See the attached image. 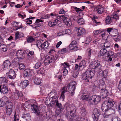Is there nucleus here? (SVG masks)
<instances>
[{
	"label": "nucleus",
	"instance_id": "7c9ffc66",
	"mask_svg": "<svg viewBox=\"0 0 121 121\" xmlns=\"http://www.w3.org/2000/svg\"><path fill=\"white\" fill-rule=\"evenodd\" d=\"M15 39L16 40L18 38L23 37L24 35L21 32H18L17 31L15 33Z\"/></svg>",
	"mask_w": 121,
	"mask_h": 121
},
{
	"label": "nucleus",
	"instance_id": "3c124183",
	"mask_svg": "<svg viewBox=\"0 0 121 121\" xmlns=\"http://www.w3.org/2000/svg\"><path fill=\"white\" fill-rule=\"evenodd\" d=\"M6 112L8 115H10L11 114L12 112V109L6 108Z\"/></svg>",
	"mask_w": 121,
	"mask_h": 121
},
{
	"label": "nucleus",
	"instance_id": "2f4dec72",
	"mask_svg": "<svg viewBox=\"0 0 121 121\" xmlns=\"http://www.w3.org/2000/svg\"><path fill=\"white\" fill-rule=\"evenodd\" d=\"M63 22L66 25L68 26H70L72 25L71 22L69 19H65L63 20Z\"/></svg>",
	"mask_w": 121,
	"mask_h": 121
},
{
	"label": "nucleus",
	"instance_id": "de8ad7c7",
	"mask_svg": "<svg viewBox=\"0 0 121 121\" xmlns=\"http://www.w3.org/2000/svg\"><path fill=\"white\" fill-rule=\"evenodd\" d=\"M78 22L79 24L82 25L84 24L85 21L83 18H81L78 20Z\"/></svg>",
	"mask_w": 121,
	"mask_h": 121
},
{
	"label": "nucleus",
	"instance_id": "69168bd1",
	"mask_svg": "<svg viewBox=\"0 0 121 121\" xmlns=\"http://www.w3.org/2000/svg\"><path fill=\"white\" fill-rule=\"evenodd\" d=\"M34 24H35L34 25H31L30 26H31L33 28H34L35 29H36L37 27H39L41 26V25L40 24H39L36 23H35Z\"/></svg>",
	"mask_w": 121,
	"mask_h": 121
},
{
	"label": "nucleus",
	"instance_id": "49530a36",
	"mask_svg": "<svg viewBox=\"0 0 121 121\" xmlns=\"http://www.w3.org/2000/svg\"><path fill=\"white\" fill-rule=\"evenodd\" d=\"M73 7V8L75 10V11L76 12H80L79 13H81L83 15V14L82 13V11L83 10L79 8H78L75 7Z\"/></svg>",
	"mask_w": 121,
	"mask_h": 121
},
{
	"label": "nucleus",
	"instance_id": "39448f33",
	"mask_svg": "<svg viewBox=\"0 0 121 121\" xmlns=\"http://www.w3.org/2000/svg\"><path fill=\"white\" fill-rule=\"evenodd\" d=\"M77 85V83L74 81L72 82L67 85V88H68L69 92L72 96L74 95V91L75 90Z\"/></svg>",
	"mask_w": 121,
	"mask_h": 121
},
{
	"label": "nucleus",
	"instance_id": "f8f14e48",
	"mask_svg": "<svg viewBox=\"0 0 121 121\" xmlns=\"http://www.w3.org/2000/svg\"><path fill=\"white\" fill-rule=\"evenodd\" d=\"M33 73V71L31 69H27L23 71V76L25 77H30L32 76Z\"/></svg>",
	"mask_w": 121,
	"mask_h": 121
},
{
	"label": "nucleus",
	"instance_id": "a19ab883",
	"mask_svg": "<svg viewBox=\"0 0 121 121\" xmlns=\"http://www.w3.org/2000/svg\"><path fill=\"white\" fill-rule=\"evenodd\" d=\"M8 81L7 79L4 77H1L0 78V83H7Z\"/></svg>",
	"mask_w": 121,
	"mask_h": 121
},
{
	"label": "nucleus",
	"instance_id": "c85d7f7f",
	"mask_svg": "<svg viewBox=\"0 0 121 121\" xmlns=\"http://www.w3.org/2000/svg\"><path fill=\"white\" fill-rule=\"evenodd\" d=\"M110 46V43L107 39L105 40V42L101 44V46L103 48H106L109 47Z\"/></svg>",
	"mask_w": 121,
	"mask_h": 121
},
{
	"label": "nucleus",
	"instance_id": "c9c22d12",
	"mask_svg": "<svg viewBox=\"0 0 121 121\" xmlns=\"http://www.w3.org/2000/svg\"><path fill=\"white\" fill-rule=\"evenodd\" d=\"M52 111H47L46 114V118L47 119H49L52 117Z\"/></svg>",
	"mask_w": 121,
	"mask_h": 121
},
{
	"label": "nucleus",
	"instance_id": "13d9d810",
	"mask_svg": "<svg viewBox=\"0 0 121 121\" xmlns=\"http://www.w3.org/2000/svg\"><path fill=\"white\" fill-rule=\"evenodd\" d=\"M111 17L113 18V20L114 19H118L119 16L117 14H113L111 16Z\"/></svg>",
	"mask_w": 121,
	"mask_h": 121
},
{
	"label": "nucleus",
	"instance_id": "f3484780",
	"mask_svg": "<svg viewBox=\"0 0 121 121\" xmlns=\"http://www.w3.org/2000/svg\"><path fill=\"white\" fill-rule=\"evenodd\" d=\"M22 120L24 121L25 120L27 121H29L31 119L29 113H24L22 115Z\"/></svg>",
	"mask_w": 121,
	"mask_h": 121
},
{
	"label": "nucleus",
	"instance_id": "f03ea898",
	"mask_svg": "<svg viewBox=\"0 0 121 121\" xmlns=\"http://www.w3.org/2000/svg\"><path fill=\"white\" fill-rule=\"evenodd\" d=\"M115 102L111 99L104 101L102 104V110L104 111L106 110L112 109L111 108L113 106Z\"/></svg>",
	"mask_w": 121,
	"mask_h": 121
},
{
	"label": "nucleus",
	"instance_id": "9b49d317",
	"mask_svg": "<svg viewBox=\"0 0 121 121\" xmlns=\"http://www.w3.org/2000/svg\"><path fill=\"white\" fill-rule=\"evenodd\" d=\"M13 96L15 99L17 100L19 98L21 100H22L24 96L22 93L17 90H16L14 93Z\"/></svg>",
	"mask_w": 121,
	"mask_h": 121
},
{
	"label": "nucleus",
	"instance_id": "09e8293b",
	"mask_svg": "<svg viewBox=\"0 0 121 121\" xmlns=\"http://www.w3.org/2000/svg\"><path fill=\"white\" fill-rule=\"evenodd\" d=\"M19 115L18 114H16L15 113L14 116V119L13 121H18L19 119Z\"/></svg>",
	"mask_w": 121,
	"mask_h": 121
},
{
	"label": "nucleus",
	"instance_id": "37998d69",
	"mask_svg": "<svg viewBox=\"0 0 121 121\" xmlns=\"http://www.w3.org/2000/svg\"><path fill=\"white\" fill-rule=\"evenodd\" d=\"M35 39L31 36L28 37L27 38V42L28 43H31L35 41Z\"/></svg>",
	"mask_w": 121,
	"mask_h": 121
},
{
	"label": "nucleus",
	"instance_id": "2eb2a0df",
	"mask_svg": "<svg viewBox=\"0 0 121 121\" xmlns=\"http://www.w3.org/2000/svg\"><path fill=\"white\" fill-rule=\"evenodd\" d=\"M113 111L112 109H108L105 110V112L103 115L104 118H108L110 117L112 114L113 113L112 111Z\"/></svg>",
	"mask_w": 121,
	"mask_h": 121
},
{
	"label": "nucleus",
	"instance_id": "c756f323",
	"mask_svg": "<svg viewBox=\"0 0 121 121\" xmlns=\"http://www.w3.org/2000/svg\"><path fill=\"white\" fill-rule=\"evenodd\" d=\"M86 62L84 60H82L79 63V65L80 68V69H83V68H86Z\"/></svg>",
	"mask_w": 121,
	"mask_h": 121
},
{
	"label": "nucleus",
	"instance_id": "20e7f679",
	"mask_svg": "<svg viewBox=\"0 0 121 121\" xmlns=\"http://www.w3.org/2000/svg\"><path fill=\"white\" fill-rule=\"evenodd\" d=\"M100 96L97 95H93L90 97L89 103L90 104H96L99 103L101 100Z\"/></svg>",
	"mask_w": 121,
	"mask_h": 121
},
{
	"label": "nucleus",
	"instance_id": "bf43d9fd",
	"mask_svg": "<svg viewBox=\"0 0 121 121\" xmlns=\"http://www.w3.org/2000/svg\"><path fill=\"white\" fill-rule=\"evenodd\" d=\"M27 54L29 56H30L33 55L34 54V52L33 51H29L27 52Z\"/></svg>",
	"mask_w": 121,
	"mask_h": 121
},
{
	"label": "nucleus",
	"instance_id": "cd10ccee",
	"mask_svg": "<svg viewBox=\"0 0 121 121\" xmlns=\"http://www.w3.org/2000/svg\"><path fill=\"white\" fill-rule=\"evenodd\" d=\"M67 86H65L61 90V93L60 97L62 98L63 99H64L65 98V93L67 92Z\"/></svg>",
	"mask_w": 121,
	"mask_h": 121
},
{
	"label": "nucleus",
	"instance_id": "052dcab7",
	"mask_svg": "<svg viewBox=\"0 0 121 121\" xmlns=\"http://www.w3.org/2000/svg\"><path fill=\"white\" fill-rule=\"evenodd\" d=\"M63 110H61V109H56L55 113L56 116L58 115Z\"/></svg>",
	"mask_w": 121,
	"mask_h": 121
},
{
	"label": "nucleus",
	"instance_id": "393cba45",
	"mask_svg": "<svg viewBox=\"0 0 121 121\" xmlns=\"http://www.w3.org/2000/svg\"><path fill=\"white\" fill-rule=\"evenodd\" d=\"M54 56L53 55H51L48 56L46 58V61L47 63H50L54 61Z\"/></svg>",
	"mask_w": 121,
	"mask_h": 121
},
{
	"label": "nucleus",
	"instance_id": "4c0bfd02",
	"mask_svg": "<svg viewBox=\"0 0 121 121\" xmlns=\"http://www.w3.org/2000/svg\"><path fill=\"white\" fill-rule=\"evenodd\" d=\"M72 76L75 78L78 77L79 74V72L78 71H77L76 70H74L73 72Z\"/></svg>",
	"mask_w": 121,
	"mask_h": 121
},
{
	"label": "nucleus",
	"instance_id": "b1692460",
	"mask_svg": "<svg viewBox=\"0 0 121 121\" xmlns=\"http://www.w3.org/2000/svg\"><path fill=\"white\" fill-rule=\"evenodd\" d=\"M89 96L86 91L83 92L81 96V99L83 100H87L88 99Z\"/></svg>",
	"mask_w": 121,
	"mask_h": 121
},
{
	"label": "nucleus",
	"instance_id": "a878e982",
	"mask_svg": "<svg viewBox=\"0 0 121 121\" xmlns=\"http://www.w3.org/2000/svg\"><path fill=\"white\" fill-rule=\"evenodd\" d=\"M42 80L40 78L35 77L34 79V83L37 85H40L42 83Z\"/></svg>",
	"mask_w": 121,
	"mask_h": 121
},
{
	"label": "nucleus",
	"instance_id": "338daca9",
	"mask_svg": "<svg viewBox=\"0 0 121 121\" xmlns=\"http://www.w3.org/2000/svg\"><path fill=\"white\" fill-rule=\"evenodd\" d=\"M64 68V69H62V70H63V75L64 76H65L67 74L68 71L67 69H65V68Z\"/></svg>",
	"mask_w": 121,
	"mask_h": 121
},
{
	"label": "nucleus",
	"instance_id": "864d4df0",
	"mask_svg": "<svg viewBox=\"0 0 121 121\" xmlns=\"http://www.w3.org/2000/svg\"><path fill=\"white\" fill-rule=\"evenodd\" d=\"M41 65V63L40 62L37 63L34 66L35 68L36 69H38L39 68Z\"/></svg>",
	"mask_w": 121,
	"mask_h": 121
},
{
	"label": "nucleus",
	"instance_id": "8fccbe9b",
	"mask_svg": "<svg viewBox=\"0 0 121 121\" xmlns=\"http://www.w3.org/2000/svg\"><path fill=\"white\" fill-rule=\"evenodd\" d=\"M108 70L106 69L103 71H102V75L105 78L107 75L108 73Z\"/></svg>",
	"mask_w": 121,
	"mask_h": 121
},
{
	"label": "nucleus",
	"instance_id": "6e6d98bb",
	"mask_svg": "<svg viewBox=\"0 0 121 121\" xmlns=\"http://www.w3.org/2000/svg\"><path fill=\"white\" fill-rule=\"evenodd\" d=\"M81 112V114H83L84 115H86V110L85 108H82L80 109Z\"/></svg>",
	"mask_w": 121,
	"mask_h": 121
},
{
	"label": "nucleus",
	"instance_id": "72a5a7b5",
	"mask_svg": "<svg viewBox=\"0 0 121 121\" xmlns=\"http://www.w3.org/2000/svg\"><path fill=\"white\" fill-rule=\"evenodd\" d=\"M69 49L70 50H72V51H75L78 50V47L76 46H72L71 45H70L69 46Z\"/></svg>",
	"mask_w": 121,
	"mask_h": 121
},
{
	"label": "nucleus",
	"instance_id": "5701e85b",
	"mask_svg": "<svg viewBox=\"0 0 121 121\" xmlns=\"http://www.w3.org/2000/svg\"><path fill=\"white\" fill-rule=\"evenodd\" d=\"M109 52L108 51L106 50L105 48L102 49L100 51L99 55L102 57L104 56H106Z\"/></svg>",
	"mask_w": 121,
	"mask_h": 121
},
{
	"label": "nucleus",
	"instance_id": "5fc2aeb1",
	"mask_svg": "<svg viewBox=\"0 0 121 121\" xmlns=\"http://www.w3.org/2000/svg\"><path fill=\"white\" fill-rule=\"evenodd\" d=\"M112 121H121L120 119L117 117H113L112 119Z\"/></svg>",
	"mask_w": 121,
	"mask_h": 121
},
{
	"label": "nucleus",
	"instance_id": "e2e57ef3",
	"mask_svg": "<svg viewBox=\"0 0 121 121\" xmlns=\"http://www.w3.org/2000/svg\"><path fill=\"white\" fill-rule=\"evenodd\" d=\"M79 66V65H78L77 64H76L75 65V69L77 71H81L82 70V69H80L81 68Z\"/></svg>",
	"mask_w": 121,
	"mask_h": 121
},
{
	"label": "nucleus",
	"instance_id": "f257e3e1",
	"mask_svg": "<svg viewBox=\"0 0 121 121\" xmlns=\"http://www.w3.org/2000/svg\"><path fill=\"white\" fill-rule=\"evenodd\" d=\"M95 75V71L91 69H88L85 72L83 73L81 76L82 79L86 82H89L90 79H91Z\"/></svg>",
	"mask_w": 121,
	"mask_h": 121
},
{
	"label": "nucleus",
	"instance_id": "774afa93",
	"mask_svg": "<svg viewBox=\"0 0 121 121\" xmlns=\"http://www.w3.org/2000/svg\"><path fill=\"white\" fill-rule=\"evenodd\" d=\"M101 31L99 30H97L94 31L93 33L94 35H97L101 33Z\"/></svg>",
	"mask_w": 121,
	"mask_h": 121
},
{
	"label": "nucleus",
	"instance_id": "0eeeda50",
	"mask_svg": "<svg viewBox=\"0 0 121 121\" xmlns=\"http://www.w3.org/2000/svg\"><path fill=\"white\" fill-rule=\"evenodd\" d=\"M101 111L97 108L94 109L93 111L92 117L94 121H98L101 115Z\"/></svg>",
	"mask_w": 121,
	"mask_h": 121
},
{
	"label": "nucleus",
	"instance_id": "c03bdc74",
	"mask_svg": "<svg viewBox=\"0 0 121 121\" xmlns=\"http://www.w3.org/2000/svg\"><path fill=\"white\" fill-rule=\"evenodd\" d=\"M4 99H7V98L6 97H4L2 98V99H0V107H2L3 106L4 101Z\"/></svg>",
	"mask_w": 121,
	"mask_h": 121
},
{
	"label": "nucleus",
	"instance_id": "ea45409f",
	"mask_svg": "<svg viewBox=\"0 0 121 121\" xmlns=\"http://www.w3.org/2000/svg\"><path fill=\"white\" fill-rule=\"evenodd\" d=\"M61 65L62 66H63L62 69H66L67 68H69L70 65L69 64L66 62H65L64 63H61Z\"/></svg>",
	"mask_w": 121,
	"mask_h": 121
},
{
	"label": "nucleus",
	"instance_id": "473e14b6",
	"mask_svg": "<svg viewBox=\"0 0 121 121\" xmlns=\"http://www.w3.org/2000/svg\"><path fill=\"white\" fill-rule=\"evenodd\" d=\"M6 108L12 109L13 108V104L10 101H6L5 103Z\"/></svg>",
	"mask_w": 121,
	"mask_h": 121
},
{
	"label": "nucleus",
	"instance_id": "603ef678",
	"mask_svg": "<svg viewBox=\"0 0 121 121\" xmlns=\"http://www.w3.org/2000/svg\"><path fill=\"white\" fill-rule=\"evenodd\" d=\"M25 68V66L23 64L21 63L19 65V69H20L24 70Z\"/></svg>",
	"mask_w": 121,
	"mask_h": 121
},
{
	"label": "nucleus",
	"instance_id": "f704fd0d",
	"mask_svg": "<svg viewBox=\"0 0 121 121\" xmlns=\"http://www.w3.org/2000/svg\"><path fill=\"white\" fill-rule=\"evenodd\" d=\"M57 92L55 90H52L48 94L50 97L54 96H57Z\"/></svg>",
	"mask_w": 121,
	"mask_h": 121
},
{
	"label": "nucleus",
	"instance_id": "9d476101",
	"mask_svg": "<svg viewBox=\"0 0 121 121\" xmlns=\"http://www.w3.org/2000/svg\"><path fill=\"white\" fill-rule=\"evenodd\" d=\"M11 63L8 60H7L4 61L0 67L2 70L8 69L10 66Z\"/></svg>",
	"mask_w": 121,
	"mask_h": 121
},
{
	"label": "nucleus",
	"instance_id": "4468645a",
	"mask_svg": "<svg viewBox=\"0 0 121 121\" xmlns=\"http://www.w3.org/2000/svg\"><path fill=\"white\" fill-rule=\"evenodd\" d=\"M111 52H109L108 53V54H107V55L106 56H103L102 57L103 60L107 61H111L112 60V57L113 56V54Z\"/></svg>",
	"mask_w": 121,
	"mask_h": 121
},
{
	"label": "nucleus",
	"instance_id": "680f3d73",
	"mask_svg": "<svg viewBox=\"0 0 121 121\" xmlns=\"http://www.w3.org/2000/svg\"><path fill=\"white\" fill-rule=\"evenodd\" d=\"M69 16L67 14H65L64 15H61L60 16V18H63V20L65 19H68V18H67Z\"/></svg>",
	"mask_w": 121,
	"mask_h": 121
},
{
	"label": "nucleus",
	"instance_id": "ddd939ff",
	"mask_svg": "<svg viewBox=\"0 0 121 121\" xmlns=\"http://www.w3.org/2000/svg\"><path fill=\"white\" fill-rule=\"evenodd\" d=\"M9 90L8 86L5 84L0 85V92L3 94H6L8 92Z\"/></svg>",
	"mask_w": 121,
	"mask_h": 121
},
{
	"label": "nucleus",
	"instance_id": "dca6fc26",
	"mask_svg": "<svg viewBox=\"0 0 121 121\" xmlns=\"http://www.w3.org/2000/svg\"><path fill=\"white\" fill-rule=\"evenodd\" d=\"M8 76L9 78L11 79L15 78L16 76V73L14 70L10 69L8 72Z\"/></svg>",
	"mask_w": 121,
	"mask_h": 121
},
{
	"label": "nucleus",
	"instance_id": "4be33fe9",
	"mask_svg": "<svg viewBox=\"0 0 121 121\" xmlns=\"http://www.w3.org/2000/svg\"><path fill=\"white\" fill-rule=\"evenodd\" d=\"M29 84V81L28 80H25L22 82L20 85V86L22 89H24Z\"/></svg>",
	"mask_w": 121,
	"mask_h": 121
},
{
	"label": "nucleus",
	"instance_id": "6ab92c4d",
	"mask_svg": "<svg viewBox=\"0 0 121 121\" xmlns=\"http://www.w3.org/2000/svg\"><path fill=\"white\" fill-rule=\"evenodd\" d=\"M77 35L78 36H82L84 35L86 32L85 29L82 28H78L77 29Z\"/></svg>",
	"mask_w": 121,
	"mask_h": 121
},
{
	"label": "nucleus",
	"instance_id": "79ce46f5",
	"mask_svg": "<svg viewBox=\"0 0 121 121\" xmlns=\"http://www.w3.org/2000/svg\"><path fill=\"white\" fill-rule=\"evenodd\" d=\"M56 106L58 107V109H61V110H63L64 109V107L61 103H60L58 102V101L56 102Z\"/></svg>",
	"mask_w": 121,
	"mask_h": 121
},
{
	"label": "nucleus",
	"instance_id": "423d86ee",
	"mask_svg": "<svg viewBox=\"0 0 121 121\" xmlns=\"http://www.w3.org/2000/svg\"><path fill=\"white\" fill-rule=\"evenodd\" d=\"M105 88L106 87V85L105 84L104 81L102 80L99 81V83H98L97 81H95L94 85L93 86V91L98 88V87L100 89H102V87Z\"/></svg>",
	"mask_w": 121,
	"mask_h": 121
},
{
	"label": "nucleus",
	"instance_id": "a18cd8bd",
	"mask_svg": "<svg viewBox=\"0 0 121 121\" xmlns=\"http://www.w3.org/2000/svg\"><path fill=\"white\" fill-rule=\"evenodd\" d=\"M57 22H50L48 23V25L50 27H53L55 26L58 25Z\"/></svg>",
	"mask_w": 121,
	"mask_h": 121
},
{
	"label": "nucleus",
	"instance_id": "58836bf2",
	"mask_svg": "<svg viewBox=\"0 0 121 121\" xmlns=\"http://www.w3.org/2000/svg\"><path fill=\"white\" fill-rule=\"evenodd\" d=\"M50 99L52 102H54L55 103L58 101L57 96L50 97Z\"/></svg>",
	"mask_w": 121,
	"mask_h": 121
},
{
	"label": "nucleus",
	"instance_id": "1a4fd4ad",
	"mask_svg": "<svg viewBox=\"0 0 121 121\" xmlns=\"http://www.w3.org/2000/svg\"><path fill=\"white\" fill-rule=\"evenodd\" d=\"M31 108L33 112L37 116H43V114L40 110L38 109L37 106L33 104L31 106Z\"/></svg>",
	"mask_w": 121,
	"mask_h": 121
},
{
	"label": "nucleus",
	"instance_id": "aec40b11",
	"mask_svg": "<svg viewBox=\"0 0 121 121\" xmlns=\"http://www.w3.org/2000/svg\"><path fill=\"white\" fill-rule=\"evenodd\" d=\"M16 55L18 59H22L25 57V54L23 50H18L16 53Z\"/></svg>",
	"mask_w": 121,
	"mask_h": 121
},
{
	"label": "nucleus",
	"instance_id": "4d7b16f0",
	"mask_svg": "<svg viewBox=\"0 0 121 121\" xmlns=\"http://www.w3.org/2000/svg\"><path fill=\"white\" fill-rule=\"evenodd\" d=\"M113 29L112 28H109L106 29V31L107 32L109 33V34L111 35Z\"/></svg>",
	"mask_w": 121,
	"mask_h": 121
},
{
	"label": "nucleus",
	"instance_id": "0e129e2a",
	"mask_svg": "<svg viewBox=\"0 0 121 121\" xmlns=\"http://www.w3.org/2000/svg\"><path fill=\"white\" fill-rule=\"evenodd\" d=\"M66 51V48H64L59 50L58 52L59 54H61L65 52Z\"/></svg>",
	"mask_w": 121,
	"mask_h": 121
},
{
	"label": "nucleus",
	"instance_id": "a211bd4d",
	"mask_svg": "<svg viewBox=\"0 0 121 121\" xmlns=\"http://www.w3.org/2000/svg\"><path fill=\"white\" fill-rule=\"evenodd\" d=\"M105 88L102 87V89H101V91L100 92L101 98H105L108 95V91Z\"/></svg>",
	"mask_w": 121,
	"mask_h": 121
},
{
	"label": "nucleus",
	"instance_id": "6e6552de",
	"mask_svg": "<svg viewBox=\"0 0 121 121\" xmlns=\"http://www.w3.org/2000/svg\"><path fill=\"white\" fill-rule=\"evenodd\" d=\"M37 45L38 47L40 50L45 49L48 46V41L45 42L44 43H42L40 41L38 40L37 42Z\"/></svg>",
	"mask_w": 121,
	"mask_h": 121
},
{
	"label": "nucleus",
	"instance_id": "bb28decb",
	"mask_svg": "<svg viewBox=\"0 0 121 121\" xmlns=\"http://www.w3.org/2000/svg\"><path fill=\"white\" fill-rule=\"evenodd\" d=\"M105 22L107 24H109L113 21V18L111 16H108L105 19Z\"/></svg>",
	"mask_w": 121,
	"mask_h": 121
},
{
	"label": "nucleus",
	"instance_id": "e433bc0d",
	"mask_svg": "<svg viewBox=\"0 0 121 121\" xmlns=\"http://www.w3.org/2000/svg\"><path fill=\"white\" fill-rule=\"evenodd\" d=\"M118 34V32L117 29H113L111 35L113 37H115Z\"/></svg>",
	"mask_w": 121,
	"mask_h": 121
},
{
	"label": "nucleus",
	"instance_id": "7ed1b4c3",
	"mask_svg": "<svg viewBox=\"0 0 121 121\" xmlns=\"http://www.w3.org/2000/svg\"><path fill=\"white\" fill-rule=\"evenodd\" d=\"M91 65L92 67L91 70L94 71L95 73L96 72H100L102 71V66L99 61L97 60H95L92 62Z\"/></svg>",
	"mask_w": 121,
	"mask_h": 121
},
{
	"label": "nucleus",
	"instance_id": "412c9836",
	"mask_svg": "<svg viewBox=\"0 0 121 121\" xmlns=\"http://www.w3.org/2000/svg\"><path fill=\"white\" fill-rule=\"evenodd\" d=\"M95 9L97 12L98 14H101L103 13L104 11V9L102 6L98 5L96 7Z\"/></svg>",
	"mask_w": 121,
	"mask_h": 121
}]
</instances>
